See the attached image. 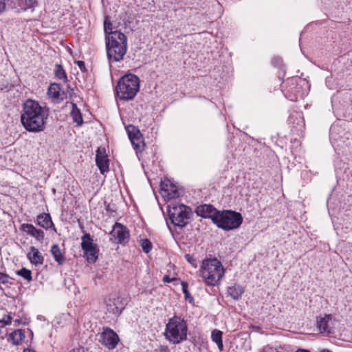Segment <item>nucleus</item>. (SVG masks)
<instances>
[{"label":"nucleus","mask_w":352,"mask_h":352,"mask_svg":"<svg viewBox=\"0 0 352 352\" xmlns=\"http://www.w3.org/2000/svg\"><path fill=\"white\" fill-rule=\"evenodd\" d=\"M213 223L224 230L238 228L243 222L241 213L232 210H222L214 217Z\"/></svg>","instance_id":"nucleus-6"},{"label":"nucleus","mask_w":352,"mask_h":352,"mask_svg":"<svg viewBox=\"0 0 352 352\" xmlns=\"http://www.w3.org/2000/svg\"><path fill=\"white\" fill-rule=\"evenodd\" d=\"M109 235L110 240L112 242L120 243L122 245L127 243L129 239V232L128 228L118 222L115 223Z\"/></svg>","instance_id":"nucleus-9"},{"label":"nucleus","mask_w":352,"mask_h":352,"mask_svg":"<svg viewBox=\"0 0 352 352\" xmlns=\"http://www.w3.org/2000/svg\"><path fill=\"white\" fill-rule=\"evenodd\" d=\"M12 322V317L10 316H6L4 318L0 320V323L4 324H10Z\"/></svg>","instance_id":"nucleus-37"},{"label":"nucleus","mask_w":352,"mask_h":352,"mask_svg":"<svg viewBox=\"0 0 352 352\" xmlns=\"http://www.w3.org/2000/svg\"><path fill=\"white\" fill-rule=\"evenodd\" d=\"M141 246L145 253H148L152 249V243L148 239H144L140 241Z\"/></svg>","instance_id":"nucleus-29"},{"label":"nucleus","mask_w":352,"mask_h":352,"mask_svg":"<svg viewBox=\"0 0 352 352\" xmlns=\"http://www.w3.org/2000/svg\"><path fill=\"white\" fill-rule=\"evenodd\" d=\"M107 58L109 62L123 60L127 51V38L120 31L115 30L107 34L105 40Z\"/></svg>","instance_id":"nucleus-2"},{"label":"nucleus","mask_w":352,"mask_h":352,"mask_svg":"<svg viewBox=\"0 0 352 352\" xmlns=\"http://www.w3.org/2000/svg\"><path fill=\"white\" fill-rule=\"evenodd\" d=\"M10 279H13L10 278L8 274L0 272V283L6 285L10 283Z\"/></svg>","instance_id":"nucleus-35"},{"label":"nucleus","mask_w":352,"mask_h":352,"mask_svg":"<svg viewBox=\"0 0 352 352\" xmlns=\"http://www.w3.org/2000/svg\"><path fill=\"white\" fill-rule=\"evenodd\" d=\"M51 253L54 260L59 264L63 265L65 263V258L59 246L58 245H52L51 248Z\"/></svg>","instance_id":"nucleus-19"},{"label":"nucleus","mask_w":352,"mask_h":352,"mask_svg":"<svg viewBox=\"0 0 352 352\" xmlns=\"http://www.w3.org/2000/svg\"><path fill=\"white\" fill-rule=\"evenodd\" d=\"M188 325L184 318L174 316L166 325L164 336L171 344H178L187 340Z\"/></svg>","instance_id":"nucleus-3"},{"label":"nucleus","mask_w":352,"mask_h":352,"mask_svg":"<svg viewBox=\"0 0 352 352\" xmlns=\"http://www.w3.org/2000/svg\"><path fill=\"white\" fill-rule=\"evenodd\" d=\"M25 337L24 331L21 329L15 330L10 334V338L12 340V342L14 345L21 344L23 340L25 339Z\"/></svg>","instance_id":"nucleus-21"},{"label":"nucleus","mask_w":352,"mask_h":352,"mask_svg":"<svg viewBox=\"0 0 352 352\" xmlns=\"http://www.w3.org/2000/svg\"><path fill=\"white\" fill-rule=\"evenodd\" d=\"M168 212L171 223L181 228L188 223V219L192 214L190 208L184 204L168 206Z\"/></svg>","instance_id":"nucleus-7"},{"label":"nucleus","mask_w":352,"mask_h":352,"mask_svg":"<svg viewBox=\"0 0 352 352\" xmlns=\"http://www.w3.org/2000/svg\"><path fill=\"white\" fill-rule=\"evenodd\" d=\"M27 256L32 264L42 265L43 263V256L39 252L38 249L34 246L30 248V252L28 254Z\"/></svg>","instance_id":"nucleus-17"},{"label":"nucleus","mask_w":352,"mask_h":352,"mask_svg":"<svg viewBox=\"0 0 352 352\" xmlns=\"http://www.w3.org/2000/svg\"><path fill=\"white\" fill-rule=\"evenodd\" d=\"M140 89V79L132 74L122 76L118 81L116 90L118 98L122 100H133Z\"/></svg>","instance_id":"nucleus-4"},{"label":"nucleus","mask_w":352,"mask_h":352,"mask_svg":"<svg viewBox=\"0 0 352 352\" xmlns=\"http://www.w3.org/2000/svg\"><path fill=\"white\" fill-rule=\"evenodd\" d=\"M76 63L81 71H83L85 69V63L83 61L78 60Z\"/></svg>","instance_id":"nucleus-41"},{"label":"nucleus","mask_w":352,"mask_h":352,"mask_svg":"<svg viewBox=\"0 0 352 352\" xmlns=\"http://www.w3.org/2000/svg\"><path fill=\"white\" fill-rule=\"evenodd\" d=\"M19 3L21 11H26L29 8H32L33 11L37 1L36 0H19Z\"/></svg>","instance_id":"nucleus-25"},{"label":"nucleus","mask_w":352,"mask_h":352,"mask_svg":"<svg viewBox=\"0 0 352 352\" xmlns=\"http://www.w3.org/2000/svg\"><path fill=\"white\" fill-rule=\"evenodd\" d=\"M130 140L136 153L141 152L143 150L144 147V142L141 133H140L138 136L131 138Z\"/></svg>","instance_id":"nucleus-20"},{"label":"nucleus","mask_w":352,"mask_h":352,"mask_svg":"<svg viewBox=\"0 0 352 352\" xmlns=\"http://www.w3.org/2000/svg\"><path fill=\"white\" fill-rule=\"evenodd\" d=\"M36 223L45 230L52 228L54 232H56L51 216L48 213H41L38 214L36 217Z\"/></svg>","instance_id":"nucleus-16"},{"label":"nucleus","mask_w":352,"mask_h":352,"mask_svg":"<svg viewBox=\"0 0 352 352\" xmlns=\"http://www.w3.org/2000/svg\"><path fill=\"white\" fill-rule=\"evenodd\" d=\"M6 6H8V0H0V14L6 11Z\"/></svg>","instance_id":"nucleus-36"},{"label":"nucleus","mask_w":352,"mask_h":352,"mask_svg":"<svg viewBox=\"0 0 352 352\" xmlns=\"http://www.w3.org/2000/svg\"><path fill=\"white\" fill-rule=\"evenodd\" d=\"M113 25L111 22L109 20L107 17L105 18L104 21V30L105 34V38H107V34H109L110 32H113Z\"/></svg>","instance_id":"nucleus-32"},{"label":"nucleus","mask_w":352,"mask_h":352,"mask_svg":"<svg viewBox=\"0 0 352 352\" xmlns=\"http://www.w3.org/2000/svg\"><path fill=\"white\" fill-rule=\"evenodd\" d=\"M200 273L207 285L214 286L223 276L224 270L221 263L214 258L203 261Z\"/></svg>","instance_id":"nucleus-5"},{"label":"nucleus","mask_w":352,"mask_h":352,"mask_svg":"<svg viewBox=\"0 0 352 352\" xmlns=\"http://www.w3.org/2000/svg\"><path fill=\"white\" fill-rule=\"evenodd\" d=\"M195 212L198 216L203 218H210L213 222L214 216L219 213V210H217L212 205L204 204L197 207Z\"/></svg>","instance_id":"nucleus-13"},{"label":"nucleus","mask_w":352,"mask_h":352,"mask_svg":"<svg viewBox=\"0 0 352 352\" xmlns=\"http://www.w3.org/2000/svg\"><path fill=\"white\" fill-rule=\"evenodd\" d=\"M170 190L171 192H169L168 190H165L164 188H162V196H167L170 198H174L175 197L177 196V190L176 189H174V187L172 186Z\"/></svg>","instance_id":"nucleus-33"},{"label":"nucleus","mask_w":352,"mask_h":352,"mask_svg":"<svg viewBox=\"0 0 352 352\" xmlns=\"http://www.w3.org/2000/svg\"><path fill=\"white\" fill-rule=\"evenodd\" d=\"M244 288L240 285L235 284L228 287V294L234 300H238L244 293Z\"/></svg>","instance_id":"nucleus-18"},{"label":"nucleus","mask_w":352,"mask_h":352,"mask_svg":"<svg viewBox=\"0 0 352 352\" xmlns=\"http://www.w3.org/2000/svg\"><path fill=\"white\" fill-rule=\"evenodd\" d=\"M223 333L220 330L214 329L212 331L211 338L214 342H215L220 351L223 349V344L222 341Z\"/></svg>","instance_id":"nucleus-23"},{"label":"nucleus","mask_w":352,"mask_h":352,"mask_svg":"<svg viewBox=\"0 0 352 352\" xmlns=\"http://www.w3.org/2000/svg\"><path fill=\"white\" fill-rule=\"evenodd\" d=\"M321 352H332L331 351L327 349H324L321 351Z\"/></svg>","instance_id":"nucleus-44"},{"label":"nucleus","mask_w":352,"mask_h":352,"mask_svg":"<svg viewBox=\"0 0 352 352\" xmlns=\"http://www.w3.org/2000/svg\"><path fill=\"white\" fill-rule=\"evenodd\" d=\"M23 352H35V351L32 349H24Z\"/></svg>","instance_id":"nucleus-43"},{"label":"nucleus","mask_w":352,"mask_h":352,"mask_svg":"<svg viewBox=\"0 0 352 352\" xmlns=\"http://www.w3.org/2000/svg\"><path fill=\"white\" fill-rule=\"evenodd\" d=\"M69 352H89V351L85 347L79 346L72 349Z\"/></svg>","instance_id":"nucleus-38"},{"label":"nucleus","mask_w":352,"mask_h":352,"mask_svg":"<svg viewBox=\"0 0 352 352\" xmlns=\"http://www.w3.org/2000/svg\"><path fill=\"white\" fill-rule=\"evenodd\" d=\"M96 162L102 174L109 171V160L100 148H98L96 152Z\"/></svg>","instance_id":"nucleus-15"},{"label":"nucleus","mask_w":352,"mask_h":352,"mask_svg":"<svg viewBox=\"0 0 352 352\" xmlns=\"http://www.w3.org/2000/svg\"><path fill=\"white\" fill-rule=\"evenodd\" d=\"M124 307V300L120 297L110 298L107 303V311L116 316H120Z\"/></svg>","instance_id":"nucleus-11"},{"label":"nucleus","mask_w":352,"mask_h":352,"mask_svg":"<svg viewBox=\"0 0 352 352\" xmlns=\"http://www.w3.org/2000/svg\"><path fill=\"white\" fill-rule=\"evenodd\" d=\"M182 291L184 294V297L186 300H188L189 302L193 301V298L190 295L189 291L188 290V283L186 282H182Z\"/></svg>","instance_id":"nucleus-31"},{"label":"nucleus","mask_w":352,"mask_h":352,"mask_svg":"<svg viewBox=\"0 0 352 352\" xmlns=\"http://www.w3.org/2000/svg\"><path fill=\"white\" fill-rule=\"evenodd\" d=\"M157 352H170V349L167 346H160L157 349Z\"/></svg>","instance_id":"nucleus-39"},{"label":"nucleus","mask_w":352,"mask_h":352,"mask_svg":"<svg viewBox=\"0 0 352 352\" xmlns=\"http://www.w3.org/2000/svg\"><path fill=\"white\" fill-rule=\"evenodd\" d=\"M184 257H185L186 260V261H188V263H190V264L193 267H195V268H196V267H197V260H196V258H195L193 256H192V255H190V254H185Z\"/></svg>","instance_id":"nucleus-34"},{"label":"nucleus","mask_w":352,"mask_h":352,"mask_svg":"<svg viewBox=\"0 0 352 352\" xmlns=\"http://www.w3.org/2000/svg\"><path fill=\"white\" fill-rule=\"evenodd\" d=\"M54 74L57 78L63 80L64 82L68 81L65 71L61 65L56 64L55 65Z\"/></svg>","instance_id":"nucleus-26"},{"label":"nucleus","mask_w":352,"mask_h":352,"mask_svg":"<svg viewBox=\"0 0 352 352\" xmlns=\"http://www.w3.org/2000/svg\"><path fill=\"white\" fill-rule=\"evenodd\" d=\"M333 326L334 322L330 314H327L317 320V327L322 333L329 335L333 333Z\"/></svg>","instance_id":"nucleus-12"},{"label":"nucleus","mask_w":352,"mask_h":352,"mask_svg":"<svg viewBox=\"0 0 352 352\" xmlns=\"http://www.w3.org/2000/svg\"><path fill=\"white\" fill-rule=\"evenodd\" d=\"M47 119L39 103L28 99L23 104L21 121L24 128L29 132L37 133L43 131Z\"/></svg>","instance_id":"nucleus-1"},{"label":"nucleus","mask_w":352,"mask_h":352,"mask_svg":"<svg viewBox=\"0 0 352 352\" xmlns=\"http://www.w3.org/2000/svg\"><path fill=\"white\" fill-rule=\"evenodd\" d=\"M21 230L31 236L34 237L38 241L44 239V232L41 229H37L34 226L30 223H23L21 226Z\"/></svg>","instance_id":"nucleus-14"},{"label":"nucleus","mask_w":352,"mask_h":352,"mask_svg":"<svg viewBox=\"0 0 352 352\" xmlns=\"http://www.w3.org/2000/svg\"><path fill=\"white\" fill-rule=\"evenodd\" d=\"M71 116L72 117L74 122H76L78 126H80L82 124L83 119L82 113L75 103H72Z\"/></svg>","instance_id":"nucleus-22"},{"label":"nucleus","mask_w":352,"mask_h":352,"mask_svg":"<svg viewBox=\"0 0 352 352\" xmlns=\"http://www.w3.org/2000/svg\"><path fill=\"white\" fill-rule=\"evenodd\" d=\"M126 130L129 136V138L131 140L133 138V137L138 136V135L140 133V130L138 127L133 125H129L126 127Z\"/></svg>","instance_id":"nucleus-28"},{"label":"nucleus","mask_w":352,"mask_h":352,"mask_svg":"<svg viewBox=\"0 0 352 352\" xmlns=\"http://www.w3.org/2000/svg\"><path fill=\"white\" fill-rule=\"evenodd\" d=\"M16 274L18 276H22L24 279L31 281L32 280V272L25 267H23L20 270H17Z\"/></svg>","instance_id":"nucleus-27"},{"label":"nucleus","mask_w":352,"mask_h":352,"mask_svg":"<svg viewBox=\"0 0 352 352\" xmlns=\"http://www.w3.org/2000/svg\"><path fill=\"white\" fill-rule=\"evenodd\" d=\"M100 338L102 344L109 349L116 348L120 340L117 333L110 328L104 329L101 333Z\"/></svg>","instance_id":"nucleus-10"},{"label":"nucleus","mask_w":352,"mask_h":352,"mask_svg":"<svg viewBox=\"0 0 352 352\" xmlns=\"http://www.w3.org/2000/svg\"><path fill=\"white\" fill-rule=\"evenodd\" d=\"M175 280H176V278H170L169 277V276H168V275L164 276L163 278V281L164 283H170L172 281H174Z\"/></svg>","instance_id":"nucleus-40"},{"label":"nucleus","mask_w":352,"mask_h":352,"mask_svg":"<svg viewBox=\"0 0 352 352\" xmlns=\"http://www.w3.org/2000/svg\"><path fill=\"white\" fill-rule=\"evenodd\" d=\"M8 7L16 12L19 13L21 12V8H20L19 0H8Z\"/></svg>","instance_id":"nucleus-30"},{"label":"nucleus","mask_w":352,"mask_h":352,"mask_svg":"<svg viewBox=\"0 0 352 352\" xmlns=\"http://www.w3.org/2000/svg\"><path fill=\"white\" fill-rule=\"evenodd\" d=\"M296 352H310V351L307 349H299Z\"/></svg>","instance_id":"nucleus-42"},{"label":"nucleus","mask_w":352,"mask_h":352,"mask_svg":"<svg viewBox=\"0 0 352 352\" xmlns=\"http://www.w3.org/2000/svg\"><path fill=\"white\" fill-rule=\"evenodd\" d=\"M60 85L52 83L47 89V94L50 98L58 100L60 98Z\"/></svg>","instance_id":"nucleus-24"},{"label":"nucleus","mask_w":352,"mask_h":352,"mask_svg":"<svg viewBox=\"0 0 352 352\" xmlns=\"http://www.w3.org/2000/svg\"><path fill=\"white\" fill-rule=\"evenodd\" d=\"M81 247L89 263H94L98 260L99 250L97 245L94 243L89 234H85L82 236Z\"/></svg>","instance_id":"nucleus-8"}]
</instances>
